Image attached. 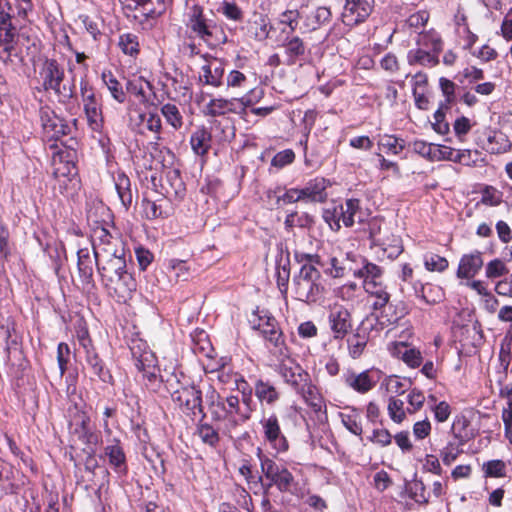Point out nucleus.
Wrapping results in <instances>:
<instances>
[{
	"label": "nucleus",
	"mask_w": 512,
	"mask_h": 512,
	"mask_svg": "<svg viewBox=\"0 0 512 512\" xmlns=\"http://www.w3.org/2000/svg\"><path fill=\"white\" fill-rule=\"evenodd\" d=\"M119 46L125 54L130 56H134L139 52V43L137 36L134 34L127 33L121 35L119 38Z\"/></svg>",
	"instance_id": "864d4df0"
},
{
	"label": "nucleus",
	"mask_w": 512,
	"mask_h": 512,
	"mask_svg": "<svg viewBox=\"0 0 512 512\" xmlns=\"http://www.w3.org/2000/svg\"><path fill=\"white\" fill-rule=\"evenodd\" d=\"M285 54L287 56V64L291 65L296 62V60L305 54V44L297 36L292 38H287L283 44Z\"/></svg>",
	"instance_id": "72a5a7b5"
},
{
	"label": "nucleus",
	"mask_w": 512,
	"mask_h": 512,
	"mask_svg": "<svg viewBox=\"0 0 512 512\" xmlns=\"http://www.w3.org/2000/svg\"><path fill=\"white\" fill-rule=\"evenodd\" d=\"M102 78L112 97L119 103H123L125 101V93L119 81L113 76L111 72H104L102 74Z\"/></svg>",
	"instance_id": "c03bdc74"
},
{
	"label": "nucleus",
	"mask_w": 512,
	"mask_h": 512,
	"mask_svg": "<svg viewBox=\"0 0 512 512\" xmlns=\"http://www.w3.org/2000/svg\"><path fill=\"white\" fill-rule=\"evenodd\" d=\"M344 382L360 394L369 392L376 385V380L373 379L369 370L361 373L349 371L344 375Z\"/></svg>",
	"instance_id": "412c9836"
},
{
	"label": "nucleus",
	"mask_w": 512,
	"mask_h": 512,
	"mask_svg": "<svg viewBox=\"0 0 512 512\" xmlns=\"http://www.w3.org/2000/svg\"><path fill=\"white\" fill-rule=\"evenodd\" d=\"M364 288L366 292L375 296L373 303V309L378 310L383 308L389 301V294L382 288L378 287L375 281H365Z\"/></svg>",
	"instance_id": "a19ab883"
},
{
	"label": "nucleus",
	"mask_w": 512,
	"mask_h": 512,
	"mask_svg": "<svg viewBox=\"0 0 512 512\" xmlns=\"http://www.w3.org/2000/svg\"><path fill=\"white\" fill-rule=\"evenodd\" d=\"M115 188L121 204L127 210L133 200L130 179L124 173H119L115 179Z\"/></svg>",
	"instance_id": "7c9ffc66"
},
{
	"label": "nucleus",
	"mask_w": 512,
	"mask_h": 512,
	"mask_svg": "<svg viewBox=\"0 0 512 512\" xmlns=\"http://www.w3.org/2000/svg\"><path fill=\"white\" fill-rule=\"evenodd\" d=\"M93 254H95L96 260H99V258H108L115 255H125L124 248L118 237H112L102 246H95L93 249Z\"/></svg>",
	"instance_id": "473e14b6"
},
{
	"label": "nucleus",
	"mask_w": 512,
	"mask_h": 512,
	"mask_svg": "<svg viewBox=\"0 0 512 512\" xmlns=\"http://www.w3.org/2000/svg\"><path fill=\"white\" fill-rule=\"evenodd\" d=\"M325 180L314 179L310 181L303 189H299L301 199L311 202H322L326 198L325 194Z\"/></svg>",
	"instance_id": "a878e982"
},
{
	"label": "nucleus",
	"mask_w": 512,
	"mask_h": 512,
	"mask_svg": "<svg viewBox=\"0 0 512 512\" xmlns=\"http://www.w3.org/2000/svg\"><path fill=\"white\" fill-rule=\"evenodd\" d=\"M257 456L260 461L261 471L265 478L270 481L268 487L275 485L280 492H290L295 479L292 473L284 466L278 465L275 461L257 449Z\"/></svg>",
	"instance_id": "20e7f679"
},
{
	"label": "nucleus",
	"mask_w": 512,
	"mask_h": 512,
	"mask_svg": "<svg viewBox=\"0 0 512 512\" xmlns=\"http://www.w3.org/2000/svg\"><path fill=\"white\" fill-rule=\"evenodd\" d=\"M161 112L173 128L178 129L182 126V116L176 105L167 103L162 106Z\"/></svg>",
	"instance_id": "8fccbe9b"
},
{
	"label": "nucleus",
	"mask_w": 512,
	"mask_h": 512,
	"mask_svg": "<svg viewBox=\"0 0 512 512\" xmlns=\"http://www.w3.org/2000/svg\"><path fill=\"white\" fill-rule=\"evenodd\" d=\"M227 413V423H225L223 432L231 434L239 425L245 423L251 417L252 408L240 406L238 396L230 395L224 398Z\"/></svg>",
	"instance_id": "6e6552de"
},
{
	"label": "nucleus",
	"mask_w": 512,
	"mask_h": 512,
	"mask_svg": "<svg viewBox=\"0 0 512 512\" xmlns=\"http://www.w3.org/2000/svg\"><path fill=\"white\" fill-rule=\"evenodd\" d=\"M84 105V111L90 127L93 130H98L102 126V113L101 107L96 99V95L82 100Z\"/></svg>",
	"instance_id": "bb28decb"
},
{
	"label": "nucleus",
	"mask_w": 512,
	"mask_h": 512,
	"mask_svg": "<svg viewBox=\"0 0 512 512\" xmlns=\"http://www.w3.org/2000/svg\"><path fill=\"white\" fill-rule=\"evenodd\" d=\"M42 86L45 91L52 90L62 102H66L74 96V85L61 86L64 80V69L55 59H45L40 72Z\"/></svg>",
	"instance_id": "7ed1b4c3"
},
{
	"label": "nucleus",
	"mask_w": 512,
	"mask_h": 512,
	"mask_svg": "<svg viewBox=\"0 0 512 512\" xmlns=\"http://www.w3.org/2000/svg\"><path fill=\"white\" fill-rule=\"evenodd\" d=\"M109 294L119 303H125L131 298L132 293L136 290V282L132 275L127 271L108 282L104 283Z\"/></svg>",
	"instance_id": "9d476101"
},
{
	"label": "nucleus",
	"mask_w": 512,
	"mask_h": 512,
	"mask_svg": "<svg viewBox=\"0 0 512 512\" xmlns=\"http://www.w3.org/2000/svg\"><path fill=\"white\" fill-rule=\"evenodd\" d=\"M483 259L479 251L462 256L457 269V277L462 279L473 278L482 268Z\"/></svg>",
	"instance_id": "aec40b11"
},
{
	"label": "nucleus",
	"mask_w": 512,
	"mask_h": 512,
	"mask_svg": "<svg viewBox=\"0 0 512 512\" xmlns=\"http://www.w3.org/2000/svg\"><path fill=\"white\" fill-rule=\"evenodd\" d=\"M249 323L254 330H258L275 347L283 344L282 332L278 328V323L267 311L257 310L249 318Z\"/></svg>",
	"instance_id": "423d86ee"
},
{
	"label": "nucleus",
	"mask_w": 512,
	"mask_h": 512,
	"mask_svg": "<svg viewBox=\"0 0 512 512\" xmlns=\"http://www.w3.org/2000/svg\"><path fill=\"white\" fill-rule=\"evenodd\" d=\"M187 26L192 32L209 45H214L215 41L219 40L216 37V25L212 20L205 17L202 7L198 5H194L190 8Z\"/></svg>",
	"instance_id": "39448f33"
},
{
	"label": "nucleus",
	"mask_w": 512,
	"mask_h": 512,
	"mask_svg": "<svg viewBox=\"0 0 512 512\" xmlns=\"http://www.w3.org/2000/svg\"><path fill=\"white\" fill-rule=\"evenodd\" d=\"M462 451L456 443H448L441 451V458L445 465H451Z\"/></svg>",
	"instance_id": "69168bd1"
},
{
	"label": "nucleus",
	"mask_w": 512,
	"mask_h": 512,
	"mask_svg": "<svg viewBox=\"0 0 512 512\" xmlns=\"http://www.w3.org/2000/svg\"><path fill=\"white\" fill-rule=\"evenodd\" d=\"M388 414L395 423H402L406 418L404 402L400 399L391 397L388 403Z\"/></svg>",
	"instance_id": "3c124183"
},
{
	"label": "nucleus",
	"mask_w": 512,
	"mask_h": 512,
	"mask_svg": "<svg viewBox=\"0 0 512 512\" xmlns=\"http://www.w3.org/2000/svg\"><path fill=\"white\" fill-rule=\"evenodd\" d=\"M441 289L438 286L425 285L421 289V298L427 304H435L441 299Z\"/></svg>",
	"instance_id": "e2e57ef3"
},
{
	"label": "nucleus",
	"mask_w": 512,
	"mask_h": 512,
	"mask_svg": "<svg viewBox=\"0 0 512 512\" xmlns=\"http://www.w3.org/2000/svg\"><path fill=\"white\" fill-rule=\"evenodd\" d=\"M302 18L301 13L297 10H287L280 16V22L289 28L288 33H293L299 24V19Z\"/></svg>",
	"instance_id": "052dcab7"
},
{
	"label": "nucleus",
	"mask_w": 512,
	"mask_h": 512,
	"mask_svg": "<svg viewBox=\"0 0 512 512\" xmlns=\"http://www.w3.org/2000/svg\"><path fill=\"white\" fill-rule=\"evenodd\" d=\"M398 354L401 359L411 368H417L422 364L421 352L415 348H409L405 344H401V348L398 349Z\"/></svg>",
	"instance_id": "37998d69"
},
{
	"label": "nucleus",
	"mask_w": 512,
	"mask_h": 512,
	"mask_svg": "<svg viewBox=\"0 0 512 512\" xmlns=\"http://www.w3.org/2000/svg\"><path fill=\"white\" fill-rule=\"evenodd\" d=\"M172 400L188 415H196L198 411L202 418L206 415L202 406V392L194 385H183L173 391Z\"/></svg>",
	"instance_id": "0eeeda50"
},
{
	"label": "nucleus",
	"mask_w": 512,
	"mask_h": 512,
	"mask_svg": "<svg viewBox=\"0 0 512 512\" xmlns=\"http://www.w3.org/2000/svg\"><path fill=\"white\" fill-rule=\"evenodd\" d=\"M136 124H143L145 129L155 134H159L162 127L160 116L155 113H138Z\"/></svg>",
	"instance_id": "a18cd8bd"
},
{
	"label": "nucleus",
	"mask_w": 512,
	"mask_h": 512,
	"mask_svg": "<svg viewBox=\"0 0 512 512\" xmlns=\"http://www.w3.org/2000/svg\"><path fill=\"white\" fill-rule=\"evenodd\" d=\"M96 266L104 283L127 272L124 255H115L96 260Z\"/></svg>",
	"instance_id": "4468645a"
},
{
	"label": "nucleus",
	"mask_w": 512,
	"mask_h": 512,
	"mask_svg": "<svg viewBox=\"0 0 512 512\" xmlns=\"http://www.w3.org/2000/svg\"><path fill=\"white\" fill-rule=\"evenodd\" d=\"M197 434L203 443L211 447H215L220 440L218 431L208 423L199 424L197 427Z\"/></svg>",
	"instance_id": "49530a36"
},
{
	"label": "nucleus",
	"mask_w": 512,
	"mask_h": 512,
	"mask_svg": "<svg viewBox=\"0 0 512 512\" xmlns=\"http://www.w3.org/2000/svg\"><path fill=\"white\" fill-rule=\"evenodd\" d=\"M84 369L92 380H99L103 383L112 382L113 377L110 370L95 350H89L88 355L85 356Z\"/></svg>",
	"instance_id": "dca6fc26"
},
{
	"label": "nucleus",
	"mask_w": 512,
	"mask_h": 512,
	"mask_svg": "<svg viewBox=\"0 0 512 512\" xmlns=\"http://www.w3.org/2000/svg\"><path fill=\"white\" fill-rule=\"evenodd\" d=\"M281 373L287 383H289L295 390L300 388V386L305 382V380H308L309 375L304 372L301 367L295 366L287 367L286 365H283L281 368Z\"/></svg>",
	"instance_id": "4c0bfd02"
},
{
	"label": "nucleus",
	"mask_w": 512,
	"mask_h": 512,
	"mask_svg": "<svg viewBox=\"0 0 512 512\" xmlns=\"http://www.w3.org/2000/svg\"><path fill=\"white\" fill-rule=\"evenodd\" d=\"M328 318L335 339H343L351 331V313L344 306L334 305L330 310Z\"/></svg>",
	"instance_id": "f8f14e48"
},
{
	"label": "nucleus",
	"mask_w": 512,
	"mask_h": 512,
	"mask_svg": "<svg viewBox=\"0 0 512 512\" xmlns=\"http://www.w3.org/2000/svg\"><path fill=\"white\" fill-rule=\"evenodd\" d=\"M13 472L9 466L0 460V487L6 494H16L19 486L11 481Z\"/></svg>",
	"instance_id": "79ce46f5"
},
{
	"label": "nucleus",
	"mask_w": 512,
	"mask_h": 512,
	"mask_svg": "<svg viewBox=\"0 0 512 512\" xmlns=\"http://www.w3.org/2000/svg\"><path fill=\"white\" fill-rule=\"evenodd\" d=\"M158 379L161 381V387L164 386L167 392L173 394V391L179 389L184 384L180 383L178 375L175 372L159 374Z\"/></svg>",
	"instance_id": "bf43d9fd"
},
{
	"label": "nucleus",
	"mask_w": 512,
	"mask_h": 512,
	"mask_svg": "<svg viewBox=\"0 0 512 512\" xmlns=\"http://www.w3.org/2000/svg\"><path fill=\"white\" fill-rule=\"evenodd\" d=\"M508 273V268L505 263L500 259L490 261L486 266V276L488 278L501 277Z\"/></svg>",
	"instance_id": "680f3d73"
},
{
	"label": "nucleus",
	"mask_w": 512,
	"mask_h": 512,
	"mask_svg": "<svg viewBox=\"0 0 512 512\" xmlns=\"http://www.w3.org/2000/svg\"><path fill=\"white\" fill-rule=\"evenodd\" d=\"M227 88L235 91L236 93L246 92L252 97L255 90L250 87L249 81L244 73L238 70H232L227 75Z\"/></svg>",
	"instance_id": "c85d7f7f"
},
{
	"label": "nucleus",
	"mask_w": 512,
	"mask_h": 512,
	"mask_svg": "<svg viewBox=\"0 0 512 512\" xmlns=\"http://www.w3.org/2000/svg\"><path fill=\"white\" fill-rule=\"evenodd\" d=\"M206 399L212 419L214 421H225V423H227L224 397H221L219 393L212 389L206 395Z\"/></svg>",
	"instance_id": "cd10ccee"
},
{
	"label": "nucleus",
	"mask_w": 512,
	"mask_h": 512,
	"mask_svg": "<svg viewBox=\"0 0 512 512\" xmlns=\"http://www.w3.org/2000/svg\"><path fill=\"white\" fill-rule=\"evenodd\" d=\"M130 350L137 370L142 373L146 388L152 392H160L161 381L158 379L160 370L154 353L147 349L145 343L140 341L133 342Z\"/></svg>",
	"instance_id": "f03ea898"
},
{
	"label": "nucleus",
	"mask_w": 512,
	"mask_h": 512,
	"mask_svg": "<svg viewBox=\"0 0 512 512\" xmlns=\"http://www.w3.org/2000/svg\"><path fill=\"white\" fill-rule=\"evenodd\" d=\"M502 202V193L492 186H486L481 193V203L497 206Z\"/></svg>",
	"instance_id": "4d7b16f0"
},
{
	"label": "nucleus",
	"mask_w": 512,
	"mask_h": 512,
	"mask_svg": "<svg viewBox=\"0 0 512 512\" xmlns=\"http://www.w3.org/2000/svg\"><path fill=\"white\" fill-rule=\"evenodd\" d=\"M353 275L365 278V281H367V278L371 277V281H374V279L381 275V269L376 264L366 263L361 269L353 270Z\"/></svg>",
	"instance_id": "0e129e2a"
},
{
	"label": "nucleus",
	"mask_w": 512,
	"mask_h": 512,
	"mask_svg": "<svg viewBox=\"0 0 512 512\" xmlns=\"http://www.w3.org/2000/svg\"><path fill=\"white\" fill-rule=\"evenodd\" d=\"M331 18V11L328 7H318L310 14L305 16L303 21V32H310L318 29L321 25L327 23Z\"/></svg>",
	"instance_id": "393cba45"
},
{
	"label": "nucleus",
	"mask_w": 512,
	"mask_h": 512,
	"mask_svg": "<svg viewBox=\"0 0 512 512\" xmlns=\"http://www.w3.org/2000/svg\"><path fill=\"white\" fill-rule=\"evenodd\" d=\"M170 182L171 191L166 190L167 194H173L175 197H182L185 191L184 184L178 170L169 171L166 175Z\"/></svg>",
	"instance_id": "6e6d98bb"
},
{
	"label": "nucleus",
	"mask_w": 512,
	"mask_h": 512,
	"mask_svg": "<svg viewBox=\"0 0 512 512\" xmlns=\"http://www.w3.org/2000/svg\"><path fill=\"white\" fill-rule=\"evenodd\" d=\"M127 92L138 97L141 102L147 101V91L152 90V85L142 77L129 80L126 84Z\"/></svg>",
	"instance_id": "ea45409f"
},
{
	"label": "nucleus",
	"mask_w": 512,
	"mask_h": 512,
	"mask_svg": "<svg viewBox=\"0 0 512 512\" xmlns=\"http://www.w3.org/2000/svg\"><path fill=\"white\" fill-rule=\"evenodd\" d=\"M261 425L264 432L265 439L270 445L278 452H285L288 450V441L283 435L279 420L275 414H271L267 418L261 420Z\"/></svg>",
	"instance_id": "ddd939ff"
},
{
	"label": "nucleus",
	"mask_w": 512,
	"mask_h": 512,
	"mask_svg": "<svg viewBox=\"0 0 512 512\" xmlns=\"http://www.w3.org/2000/svg\"><path fill=\"white\" fill-rule=\"evenodd\" d=\"M78 256V271L83 282L89 283L92 281L94 266L96 265L95 254H90L88 248H81L77 252Z\"/></svg>",
	"instance_id": "b1692460"
},
{
	"label": "nucleus",
	"mask_w": 512,
	"mask_h": 512,
	"mask_svg": "<svg viewBox=\"0 0 512 512\" xmlns=\"http://www.w3.org/2000/svg\"><path fill=\"white\" fill-rule=\"evenodd\" d=\"M417 46L426 50H430L437 55L442 50V42L438 35L434 32L420 33L416 40Z\"/></svg>",
	"instance_id": "58836bf2"
},
{
	"label": "nucleus",
	"mask_w": 512,
	"mask_h": 512,
	"mask_svg": "<svg viewBox=\"0 0 512 512\" xmlns=\"http://www.w3.org/2000/svg\"><path fill=\"white\" fill-rule=\"evenodd\" d=\"M205 113L209 116L225 115L227 113V99H211L210 102L206 105Z\"/></svg>",
	"instance_id": "13d9d810"
},
{
	"label": "nucleus",
	"mask_w": 512,
	"mask_h": 512,
	"mask_svg": "<svg viewBox=\"0 0 512 512\" xmlns=\"http://www.w3.org/2000/svg\"><path fill=\"white\" fill-rule=\"evenodd\" d=\"M72 434L85 445L96 446L99 443V435L93 431L89 416L78 411L70 422Z\"/></svg>",
	"instance_id": "9b49d317"
},
{
	"label": "nucleus",
	"mask_w": 512,
	"mask_h": 512,
	"mask_svg": "<svg viewBox=\"0 0 512 512\" xmlns=\"http://www.w3.org/2000/svg\"><path fill=\"white\" fill-rule=\"evenodd\" d=\"M220 11L230 20L240 21L243 17L241 9L235 3L223 2Z\"/></svg>",
	"instance_id": "774afa93"
},
{
	"label": "nucleus",
	"mask_w": 512,
	"mask_h": 512,
	"mask_svg": "<svg viewBox=\"0 0 512 512\" xmlns=\"http://www.w3.org/2000/svg\"><path fill=\"white\" fill-rule=\"evenodd\" d=\"M190 144L195 154L205 155L211 146V133L205 128H198L192 133Z\"/></svg>",
	"instance_id": "c756f323"
},
{
	"label": "nucleus",
	"mask_w": 512,
	"mask_h": 512,
	"mask_svg": "<svg viewBox=\"0 0 512 512\" xmlns=\"http://www.w3.org/2000/svg\"><path fill=\"white\" fill-rule=\"evenodd\" d=\"M223 76V64L217 59H212L202 66V73L200 74L199 79L206 85L219 87L222 85Z\"/></svg>",
	"instance_id": "5701e85b"
},
{
	"label": "nucleus",
	"mask_w": 512,
	"mask_h": 512,
	"mask_svg": "<svg viewBox=\"0 0 512 512\" xmlns=\"http://www.w3.org/2000/svg\"><path fill=\"white\" fill-rule=\"evenodd\" d=\"M296 391L314 410L318 411L321 409L322 398L316 386L312 385L309 379L305 380V382Z\"/></svg>",
	"instance_id": "2f4dec72"
},
{
	"label": "nucleus",
	"mask_w": 512,
	"mask_h": 512,
	"mask_svg": "<svg viewBox=\"0 0 512 512\" xmlns=\"http://www.w3.org/2000/svg\"><path fill=\"white\" fill-rule=\"evenodd\" d=\"M344 427L356 436H361L363 429L361 424V415L357 409L351 408L349 412H341L339 414Z\"/></svg>",
	"instance_id": "c9c22d12"
},
{
	"label": "nucleus",
	"mask_w": 512,
	"mask_h": 512,
	"mask_svg": "<svg viewBox=\"0 0 512 512\" xmlns=\"http://www.w3.org/2000/svg\"><path fill=\"white\" fill-rule=\"evenodd\" d=\"M253 99L250 95L244 94L241 97L227 99V113H242L247 107L253 105Z\"/></svg>",
	"instance_id": "de8ad7c7"
},
{
	"label": "nucleus",
	"mask_w": 512,
	"mask_h": 512,
	"mask_svg": "<svg viewBox=\"0 0 512 512\" xmlns=\"http://www.w3.org/2000/svg\"><path fill=\"white\" fill-rule=\"evenodd\" d=\"M349 355L353 359L359 358L367 345V340L365 336H361L360 334H354L347 339Z\"/></svg>",
	"instance_id": "09e8293b"
},
{
	"label": "nucleus",
	"mask_w": 512,
	"mask_h": 512,
	"mask_svg": "<svg viewBox=\"0 0 512 512\" xmlns=\"http://www.w3.org/2000/svg\"><path fill=\"white\" fill-rule=\"evenodd\" d=\"M379 146L386 152L397 155L404 149V140L392 135H384L379 141Z\"/></svg>",
	"instance_id": "603ef678"
},
{
	"label": "nucleus",
	"mask_w": 512,
	"mask_h": 512,
	"mask_svg": "<svg viewBox=\"0 0 512 512\" xmlns=\"http://www.w3.org/2000/svg\"><path fill=\"white\" fill-rule=\"evenodd\" d=\"M374 0H346L342 21L347 26L363 22L372 12Z\"/></svg>",
	"instance_id": "1a4fd4ad"
},
{
	"label": "nucleus",
	"mask_w": 512,
	"mask_h": 512,
	"mask_svg": "<svg viewBox=\"0 0 512 512\" xmlns=\"http://www.w3.org/2000/svg\"><path fill=\"white\" fill-rule=\"evenodd\" d=\"M123 3L127 9L139 13V15H134L135 18L139 16L154 18L165 11V3L163 0H124Z\"/></svg>",
	"instance_id": "f3484780"
},
{
	"label": "nucleus",
	"mask_w": 512,
	"mask_h": 512,
	"mask_svg": "<svg viewBox=\"0 0 512 512\" xmlns=\"http://www.w3.org/2000/svg\"><path fill=\"white\" fill-rule=\"evenodd\" d=\"M41 122L45 136L50 140H59L70 133V126L54 112L44 111L41 114Z\"/></svg>",
	"instance_id": "2eb2a0df"
},
{
	"label": "nucleus",
	"mask_w": 512,
	"mask_h": 512,
	"mask_svg": "<svg viewBox=\"0 0 512 512\" xmlns=\"http://www.w3.org/2000/svg\"><path fill=\"white\" fill-rule=\"evenodd\" d=\"M74 154V151H59L57 155L53 157V175L55 178H68L77 174L75 164L71 160H68V158H72Z\"/></svg>",
	"instance_id": "4be33fe9"
},
{
	"label": "nucleus",
	"mask_w": 512,
	"mask_h": 512,
	"mask_svg": "<svg viewBox=\"0 0 512 512\" xmlns=\"http://www.w3.org/2000/svg\"><path fill=\"white\" fill-rule=\"evenodd\" d=\"M359 204L360 201L358 199H348L345 204L336 206L332 210L327 209L326 218H329L330 215L341 218L342 223L346 227H351L356 223L355 215L359 213Z\"/></svg>",
	"instance_id": "6ab92c4d"
},
{
	"label": "nucleus",
	"mask_w": 512,
	"mask_h": 512,
	"mask_svg": "<svg viewBox=\"0 0 512 512\" xmlns=\"http://www.w3.org/2000/svg\"><path fill=\"white\" fill-rule=\"evenodd\" d=\"M424 265L429 271L443 272L448 267V261L442 256L430 253L425 255Z\"/></svg>",
	"instance_id": "5fc2aeb1"
},
{
	"label": "nucleus",
	"mask_w": 512,
	"mask_h": 512,
	"mask_svg": "<svg viewBox=\"0 0 512 512\" xmlns=\"http://www.w3.org/2000/svg\"><path fill=\"white\" fill-rule=\"evenodd\" d=\"M409 64H420L424 66H435L438 64V56L433 54L430 50L423 48L412 49L407 55Z\"/></svg>",
	"instance_id": "f704fd0d"
},
{
	"label": "nucleus",
	"mask_w": 512,
	"mask_h": 512,
	"mask_svg": "<svg viewBox=\"0 0 512 512\" xmlns=\"http://www.w3.org/2000/svg\"><path fill=\"white\" fill-rule=\"evenodd\" d=\"M104 457L108 459L109 465L116 473L124 474L127 472L126 455L119 439L107 440V445L104 447Z\"/></svg>",
	"instance_id": "a211bd4d"
},
{
	"label": "nucleus",
	"mask_w": 512,
	"mask_h": 512,
	"mask_svg": "<svg viewBox=\"0 0 512 512\" xmlns=\"http://www.w3.org/2000/svg\"><path fill=\"white\" fill-rule=\"evenodd\" d=\"M292 292L296 300L315 303L324 293L323 279L314 265L304 264L292 281Z\"/></svg>",
	"instance_id": "f257e3e1"
},
{
	"label": "nucleus",
	"mask_w": 512,
	"mask_h": 512,
	"mask_svg": "<svg viewBox=\"0 0 512 512\" xmlns=\"http://www.w3.org/2000/svg\"><path fill=\"white\" fill-rule=\"evenodd\" d=\"M295 159V154L291 149L278 152L272 159L271 164L277 168L291 164Z\"/></svg>",
	"instance_id": "338daca9"
},
{
	"label": "nucleus",
	"mask_w": 512,
	"mask_h": 512,
	"mask_svg": "<svg viewBox=\"0 0 512 512\" xmlns=\"http://www.w3.org/2000/svg\"><path fill=\"white\" fill-rule=\"evenodd\" d=\"M255 395L260 402H266L269 405L274 404L279 399V393L276 388L262 380L256 382Z\"/></svg>",
	"instance_id": "e433bc0d"
}]
</instances>
